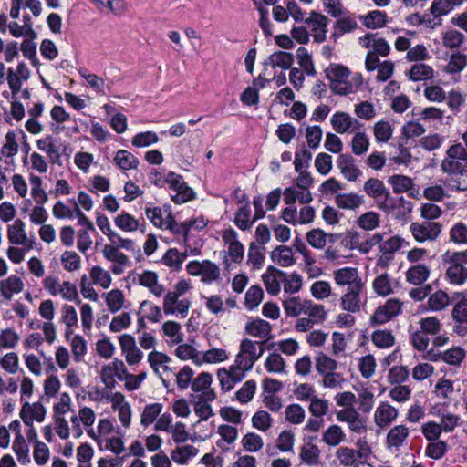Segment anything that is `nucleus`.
I'll return each mask as SVG.
<instances>
[{"instance_id":"nucleus-1","label":"nucleus","mask_w":467,"mask_h":467,"mask_svg":"<svg viewBox=\"0 0 467 467\" xmlns=\"http://www.w3.org/2000/svg\"><path fill=\"white\" fill-rule=\"evenodd\" d=\"M366 194L372 198L379 209L399 217L405 211L410 212V202L403 197H394L385 186L384 182L377 178H370L363 186Z\"/></svg>"},{"instance_id":"nucleus-2","label":"nucleus","mask_w":467,"mask_h":467,"mask_svg":"<svg viewBox=\"0 0 467 467\" xmlns=\"http://www.w3.org/2000/svg\"><path fill=\"white\" fill-rule=\"evenodd\" d=\"M441 169L444 173L458 176L451 181V189L467 191V150L461 143H455L447 150Z\"/></svg>"},{"instance_id":"nucleus-3","label":"nucleus","mask_w":467,"mask_h":467,"mask_svg":"<svg viewBox=\"0 0 467 467\" xmlns=\"http://www.w3.org/2000/svg\"><path fill=\"white\" fill-rule=\"evenodd\" d=\"M121 249L127 251H135V243L132 239L124 238L120 235L116 237L115 243H109L103 245L101 253L105 260L110 262V271L116 275H120L125 269L130 265L131 262L127 254L121 252Z\"/></svg>"},{"instance_id":"nucleus-4","label":"nucleus","mask_w":467,"mask_h":467,"mask_svg":"<svg viewBox=\"0 0 467 467\" xmlns=\"http://www.w3.org/2000/svg\"><path fill=\"white\" fill-rule=\"evenodd\" d=\"M326 76L330 81L331 90L337 95L353 93L362 85L360 75H355L350 79V70L339 64H331L326 69Z\"/></svg>"},{"instance_id":"nucleus-5","label":"nucleus","mask_w":467,"mask_h":467,"mask_svg":"<svg viewBox=\"0 0 467 467\" xmlns=\"http://www.w3.org/2000/svg\"><path fill=\"white\" fill-rule=\"evenodd\" d=\"M441 262L445 267L446 280L454 285H462L467 281V250L446 251L441 255Z\"/></svg>"},{"instance_id":"nucleus-6","label":"nucleus","mask_w":467,"mask_h":467,"mask_svg":"<svg viewBox=\"0 0 467 467\" xmlns=\"http://www.w3.org/2000/svg\"><path fill=\"white\" fill-rule=\"evenodd\" d=\"M264 352L265 348L262 343L250 338H244L240 342L234 364L247 373L253 368L254 365L262 357Z\"/></svg>"},{"instance_id":"nucleus-7","label":"nucleus","mask_w":467,"mask_h":467,"mask_svg":"<svg viewBox=\"0 0 467 467\" xmlns=\"http://www.w3.org/2000/svg\"><path fill=\"white\" fill-rule=\"evenodd\" d=\"M43 288L52 296H60L63 300L81 303L77 286L70 281H61L57 275H48L42 281Z\"/></svg>"},{"instance_id":"nucleus-8","label":"nucleus","mask_w":467,"mask_h":467,"mask_svg":"<svg viewBox=\"0 0 467 467\" xmlns=\"http://www.w3.org/2000/svg\"><path fill=\"white\" fill-rule=\"evenodd\" d=\"M188 275L201 278L206 285L217 283L222 280L221 269L217 264L210 260H192L186 265Z\"/></svg>"},{"instance_id":"nucleus-9","label":"nucleus","mask_w":467,"mask_h":467,"mask_svg":"<svg viewBox=\"0 0 467 467\" xmlns=\"http://www.w3.org/2000/svg\"><path fill=\"white\" fill-rule=\"evenodd\" d=\"M410 232L418 243H432L436 242L441 236L442 224L439 222H415L410 223Z\"/></svg>"},{"instance_id":"nucleus-10","label":"nucleus","mask_w":467,"mask_h":467,"mask_svg":"<svg viewBox=\"0 0 467 467\" xmlns=\"http://www.w3.org/2000/svg\"><path fill=\"white\" fill-rule=\"evenodd\" d=\"M162 297V310L165 316L185 318L190 311L192 302L188 298H181L171 291H165Z\"/></svg>"},{"instance_id":"nucleus-11","label":"nucleus","mask_w":467,"mask_h":467,"mask_svg":"<svg viewBox=\"0 0 467 467\" xmlns=\"http://www.w3.org/2000/svg\"><path fill=\"white\" fill-rule=\"evenodd\" d=\"M163 182L171 191L175 192L171 194L175 203H185L194 198L192 189L186 184L182 175L169 172Z\"/></svg>"},{"instance_id":"nucleus-12","label":"nucleus","mask_w":467,"mask_h":467,"mask_svg":"<svg viewBox=\"0 0 467 467\" xmlns=\"http://www.w3.org/2000/svg\"><path fill=\"white\" fill-rule=\"evenodd\" d=\"M402 307L403 303L400 299L389 298L376 308L369 322L372 326L384 325L401 314Z\"/></svg>"},{"instance_id":"nucleus-13","label":"nucleus","mask_w":467,"mask_h":467,"mask_svg":"<svg viewBox=\"0 0 467 467\" xmlns=\"http://www.w3.org/2000/svg\"><path fill=\"white\" fill-rule=\"evenodd\" d=\"M332 275L335 284L341 288L352 289L366 285L357 267L344 266L334 270Z\"/></svg>"},{"instance_id":"nucleus-14","label":"nucleus","mask_w":467,"mask_h":467,"mask_svg":"<svg viewBox=\"0 0 467 467\" xmlns=\"http://www.w3.org/2000/svg\"><path fill=\"white\" fill-rule=\"evenodd\" d=\"M124 373H126L125 363L119 358H114L101 368L99 377L106 389L111 390L117 385L116 379L122 381Z\"/></svg>"},{"instance_id":"nucleus-15","label":"nucleus","mask_w":467,"mask_h":467,"mask_svg":"<svg viewBox=\"0 0 467 467\" xmlns=\"http://www.w3.org/2000/svg\"><path fill=\"white\" fill-rule=\"evenodd\" d=\"M338 421L347 423L350 431L357 434L367 432V420L357 410L356 408L342 409L336 413Z\"/></svg>"},{"instance_id":"nucleus-16","label":"nucleus","mask_w":467,"mask_h":467,"mask_svg":"<svg viewBox=\"0 0 467 467\" xmlns=\"http://www.w3.org/2000/svg\"><path fill=\"white\" fill-rule=\"evenodd\" d=\"M121 354L125 358V362L130 366L139 365L143 358V352L137 346L135 337L130 334H123L119 337Z\"/></svg>"},{"instance_id":"nucleus-17","label":"nucleus","mask_w":467,"mask_h":467,"mask_svg":"<svg viewBox=\"0 0 467 467\" xmlns=\"http://www.w3.org/2000/svg\"><path fill=\"white\" fill-rule=\"evenodd\" d=\"M366 285L352 289H346L339 298V305L343 311L358 313L364 305Z\"/></svg>"},{"instance_id":"nucleus-18","label":"nucleus","mask_w":467,"mask_h":467,"mask_svg":"<svg viewBox=\"0 0 467 467\" xmlns=\"http://www.w3.org/2000/svg\"><path fill=\"white\" fill-rule=\"evenodd\" d=\"M315 209L308 205L304 206L297 212L296 206H287L281 212V218L289 224H307L314 221Z\"/></svg>"},{"instance_id":"nucleus-19","label":"nucleus","mask_w":467,"mask_h":467,"mask_svg":"<svg viewBox=\"0 0 467 467\" xmlns=\"http://www.w3.org/2000/svg\"><path fill=\"white\" fill-rule=\"evenodd\" d=\"M7 240L10 244L28 246L34 248L36 241L27 235L26 232V224L21 219H16L6 228Z\"/></svg>"},{"instance_id":"nucleus-20","label":"nucleus","mask_w":467,"mask_h":467,"mask_svg":"<svg viewBox=\"0 0 467 467\" xmlns=\"http://www.w3.org/2000/svg\"><path fill=\"white\" fill-rule=\"evenodd\" d=\"M146 218L157 228L164 229L172 215L171 208L168 204L156 206L149 202L144 211Z\"/></svg>"},{"instance_id":"nucleus-21","label":"nucleus","mask_w":467,"mask_h":467,"mask_svg":"<svg viewBox=\"0 0 467 467\" xmlns=\"http://www.w3.org/2000/svg\"><path fill=\"white\" fill-rule=\"evenodd\" d=\"M136 280L156 298H161L166 291L165 285L160 282L159 275L154 271L143 270L137 274Z\"/></svg>"},{"instance_id":"nucleus-22","label":"nucleus","mask_w":467,"mask_h":467,"mask_svg":"<svg viewBox=\"0 0 467 467\" xmlns=\"http://www.w3.org/2000/svg\"><path fill=\"white\" fill-rule=\"evenodd\" d=\"M222 239L227 245V254L234 263H241L244 259V247L238 240L237 233L233 229H226L222 233Z\"/></svg>"},{"instance_id":"nucleus-23","label":"nucleus","mask_w":467,"mask_h":467,"mask_svg":"<svg viewBox=\"0 0 467 467\" xmlns=\"http://www.w3.org/2000/svg\"><path fill=\"white\" fill-rule=\"evenodd\" d=\"M331 125L337 133H353L360 129L362 124L348 113L336 111L331 117Z\"/></svg>"},{"instance_id":"nucleus-24","label":"nucleus","mask_w":467,"mask_h":467,"mask_svg":"<svg viewBox=\"0 0 467 467\" xmlns=\"http://www.w3.org/2000/svg\"><path fill=\"white\" fill-rule=\"evenodd\" d=\"M246 376V373L237 368L234 364L229 368H221L217 371V377L223 391H230L234 386L241 382Z\"/></svg>"},{"instance_id":"nucleus-25","label":"nucleus","mask_w":467,"mask_h":467,"mask_svg":"<svg viewBox=\"0 0 467 467\" xmlns=\"http://www.w3.org/2000/svg\"><path fill=\"white\" fill-rule=\"evenodd\" d=\"M327 23L328 18L317 12H311L310 16L305 19V24L310 29L314 40L317 43H322L326 40Z\"/></svg>"},{"instance_id":"nucleus-26","label":"nucleus","mask_w":467,"mask_h":467,"mask_svg":"<svg viewBox=\"0 0 467 467\" xmlns=\"http://www.w3.org/2000/svg\"><path fill=\"white\" fill-rule=\"evenodd\" d=\"M398 416L399 411L394 406L388 401H381L374 411L373 420L377 427L385 429L390 426L397 420Z\"/></svg>"},{"instance_id":"nucleus-27","label":"nucleus","mask_w":467,"mask_h":467,"mask_svg":"<svg viewBox=\"0 0 467 467\" xmlns=\"http://www.w3.org/2000/svg\"><path fill=\"white\" fill-rule=\"evenodd\" d=\"M410 430L407 426L400 424L392 427L386 436V447L390 451H400L407 444Z\"/></svg>"},{"instance_id":"nucleus-28","label":"nucleus","mask_w":467,"mask_h":467,"mask_svg":"<svg viewBox=\"0 0 467 467\" xmlns=\"http://www.w3.org/2000/svg\"><path fill=\"white\" fill-rule=\"evenodd\" d=\"M46 414L47 410L40 401L29 403L27 400L24 402L19 412L20 418L26 426L32 425L34 420L44 421Z\"/></svg>"},{"instance_id":"nucleus-29","label":"nucleus","mask_w":467,"mask_h":467,"mask_svg":"<svg viewBox=\"0 0 467 467\" xmlns=\"http://www.w3.org/2000/svg\"><path fill=\"white\" fill-rule=\"evenodd\" d=\"M403 242L404 240L399 236H391L383 241L379 234H375L367 240V244H369V246L379 245L380 254L394 256V254L402 247Z\"/></svg>"},{"instance_id":"nucleus-30","label":"nucleus","mask_w":467,"mask_h":467,"mask_svg":"<svg viewBox=\"0 0 467 467\" xmlns=\"http://www.w3.org/2000/svg\"><path fill=\"white\" fill-rule=\"evenodd\" d=\"M272 327L261 318H251L244 325V332L252 337L260 339L263 345L270 337Z\"/></svg>"},{"instance_id":"nucleus-31","label":"nucleus","mask_w":467,"mask_h":467,"mask_svg":"<svg viewBox=\"0 0 467 467\" xmlns=\"http://www.w3.org/2000/svg\"><path fill=\"white\" fill-rule=\"evenodd\" d=\"M19 136L23 140H26L27 136L21 129L9 130L5 136V142L1 147V154L6 158L15 157L19 150L18 138Z\"/></svg>"},{"instance_id":"nucleus-32","label":"nucleus","mask_w":467,"mask_h":467,"mask_svg":"<svg viewBox=\"0 0 467 467\" xmlns=\"http://www.w3.org/2000/svg\"><path fill=\"white\" fill-rule=\"evenodd\" d=\"M399 288V282L387 273L376 276L372 281V289L379 296L386 297L394 294Z\"/></svg>"},{"instance_id":"nucleus-33","label":"nucleus","mask_w":467,"mask_h":467,"mask_svg":"<svg viewBox=\"0 0 467 467\" xmlns=\"http://www.w3.org/2000/svg\"><path fill=\"white\" fill-rule=\"evenodd\" d=\"M285 278V272L275 266H268L262 275L264 285L268 294L276 296L281 290V284Z\"/></svg>"},{"instance_id":"nucleus-34","label":"nucleus","mask_w":467,"mask_h":467,"mask_svg":"<svg viewBox=\"0 0 467 467\" xmlns=\"http://www.w3.org/2000/svg\"><path fill=\"white\" fill-rule=\"evenodd\" d=\"M162 337L169 347H174L184 341L182 325L173 320H167L161 325Z\"/></svg>"},{"instance_id":"nucleus-35","label":"nucleus","mask_w":467,"mask_h":467,"mask_svg":"<svg viewBox=\"0 0 467 467\" xmlns=\"http://www.w3.org/2000/svg\"><path fill=\"white\" fill-rule=\"evenodd\" d=\"M24 286V282L19 275H11L0 280V296L3 299L10 301L15 295L23 291Z\"/></svg>"},{"instance_id":"nucleus-36","label":"nucleus","mask_w":467,"mask_h":467,"mask_svg":"<svg viewBox=\"0 0 467 467\" xmlns=\"http://www.w3.org/2000/svg\"><path fill=\"white\" fill-rule=\"evenodd\" d=\"M113 433L119 434V428L116 427L111 420L102 418L99 420L96 429L88 431V436L97 444Z\"/></svg>"},{"instance_id":"nucleus-37","label":"nucleus","mask_w":467,"mask_h":467,"mask_svg":"<svg viewBox=\"0 0 467 467\" xmlns=\"http://www.w3.org/2000/svg\"><path fill=\"white\" fill-rule=\"evenodd\" d=\"M337 165L343 177L349 182H355L362 174L350 155L340 154L337 160Z\"/></svg>"},{"instance_id":"nucleus-38","label":"nucleus","mask_w":467,"mask_h":467,"mask_svg":"<svg viewBox=\"0 0 467 467\" xmlns=\"http://www.w3.org/2000/svg\"><path fill=\"white\" fill-rule=\"evenodd\" d=\"M284 202L287 206H295L298 202L301 204H309L313 201L310 191H305L303 188L290 186L284 190Z\"/></svg>"},{"instance_id":"nucleus-39","label":"nucleus","mask_w":467,"mask_h":467,"mask_svg":"<svg viewBox=\"0 0 467 467\" xmlns=\"http://www.w3.org/2000/svg\"><path fill=\"white\" fill-rule=\"evenodd\" d=\"M102 297L107 309L112 314L126 308V296L124 292L119 288H113L109 292L103 293Z\"/></svg>"},{"instance_id":"nucleus-40","label":"nucleus","mask_w":467,"mask_h":467,"mask_svg":"<svg viewBox=\"0 0 467 467\" xmlns=\"http://www.w3.org/2000/svg\"><path fill=\"white\" fill-rule=\"evenodd\" d=\"M114 224L119 230L125 233H133L144 226V222L140 223L139 219L126 211H121L113 218Z\"/></svg>"},{"instance_id":"nucleus-41","label":"nucleus","mask_w":467,"mask_h":467,"mask_svg":"<svg viewBox=\"0 0 467 467\" xmlns=\"http://www.w3.org/2000/svg\"><path fill=\"white\" fill-rule=\"evenodd\" d=\"M359 44L365 48H372L371 52L382 57L389 55L390 47L388 42L381 37L368 34L359 38Z\"/></svg>"},{"instance_id":"nucleus-42","label":"nucleus","mask_w":467,"mask_h":467,"mask_svg":"<svg viewBox=\"0 0 467 467\" xmlns=\"http://www.w3.org/2000/svg\"><path fill=\"white\" fill-rule=\"evenodd\" d=\"M307 243L315 249H324L327 244H333L337 239V235L327 234L321 229H312L306 235Z\"/></svg>"},{"instance_id":"nucleus-43","label":"nucleus","mask_w":467,"mask_h":467,"mask_svg":"<svg viewBox=\"0 0 467 467\" xmlns=\"http://www.w3.org/2000/svg\"><path fill=\"white\" fill-rule=\"evenodd\" d=\"M97 446L102 451H109L115 455H119L125 451L124 433L119 430V434L109 435L103 441L97 443Z\"/></svg>"},{"instance_id":"nucleus-44","label":"nucleus","mask_w":467,"mask_h":467,"mask_svg":"<svg viewBox=\"0 0 467 467\" xmlns=\"http://www.w3.org/2000/svg\"><path fill=\"white\" fill-rule=\"evenodd\" d=\"M271 260L282 267H289L296 264L293 250L287 245L276 246L271 252Z\"/></svg>"},{"instance_id":"nucleus-45","label":"nucleus","mask_w":467,"mask_h":467,"mask_svg":"<svg viewBox=\"0 0 467 467\" xmlns=\"http://www.w3.org/2000/svg\"><path fill=\"white\" fill-rule=\"evenodd\" d=\"M193 343L194 340H192L191 342L183 341L182 343L177 344V347L174 350V355L180 360H192L195 365L199 366L201 351L197 350Z\"/></svg>"},{"instance_id":"nucleus-46","label":"nucleus","mask_w":467,"mask_h":467,"mask_svg":"<svg viewBox=\"0 0 467 467\" xmlns=\"http://www.w3.org/2000/svg\"><path fill=\"white\" fill-rule=\"evenodd\" d=\"M299 459L308 466H317L320 463V450L312 441L304 443L300 447Z\"/></svg>"},{"instance_id":"nucleus-47","label":"nucleus","mask_w":467,"mask_h":467,"mask_svg":"<svg viewBox=\"0 0 467 467\" xmlns=\"http://www.w3.org/2000/svg\"><path fill=\"white\" fill-rule=\"evenodd\" d=\"M59 321L65 326V335L67 337L78 326V313L76 308L68 304H63L60 308Z\"/></svg>"},{"instance_id":"nucleus-48","label":"nucleus","mask_w":467,"mask_h":467,"mask_svg":"<svg viewBox=\"0 0 467 467\" xmlns=\"http://www.w3.org/2000/svg\"><path fill=\"white\" fill-rule=\"evenodd\" d=\"M430 267L424 264L414 265L406 271V281L410 284L420 285L430 276Z\"/></svg>"},{"instance_id":"nucleus-49","label":"nucleus","mask_w":467,"mask_h":467,"mask_svg":"<svg viewBox=\"0 0 467 467\" xmlns=\"http://www.w3.org/2000/svg\"><path fill=\"white\" fill-rule=\"evenodd\" d=\"M229 352L225 348H212L206 351H201L199 366L203 364L222 363L228 360Z\"/></svg>"},{"instance_id":"nucleus-50","label":"nucleus","mask_w":467,"mask_h":467,"mask_svg":"<svg viewBox=\"0 0 467 467\" xmlns=\"http://www.w3.org/2000/svg\"><path fill=\"white\" fill-rule=\"evenodd\" d=\"M336 457L339 464L344 467H358L360 464H363V461L358 458L356 450L347 446L338 448L336 451Z\"/></svg>"},{"instance_id":"nucleus-51","label":"nucleus","mask_w":467,"mask_h":467,"mask_svg":"<svg viewBox=\"0 0 467 467\" xmlns=\"http://www.w3.org/2000/svg\"><path fill=\"white\" fill-rule=\"evenodd\" d=\"M410 343L419 351L427 349L430 344L429 336L418 326L410 324L408 328Z\"/></svg>"},{"instance_id":"nucleus-52","label":"nucleus","mask_w":467,"mask_h":467,"mask_svg":"<svg viewBox=\"0 0 467 467\" xmlns=\"http://www.w3.org/2000/svg\"><path fill=\"white\" fill-rule=\"evenodd\" d=\"M372 130L375 141L382 144L392 139L394 128L389 120L381 119L374 124Z\"/></svg>"},{"instance_id":"nucleus-53","label":"nucleus","mask_w":467,"mask_h":467,"mask_svg":"<svg viewBox=\"0 0 467 467\" xmlns=\"http://www.w3.org/2000/svg\"><path fill=\"white\" fill-rule=\"evenodd\" d=\"M115 165L121 171L137 169L140 163L139 159L126 150H119L113 160Z\"/></svg>"},{"instance_id":"nucleus-54","label":"nucleus","mask_w":467,"mask_h":467,"mask_svg":"<svg viewBox=\"0 0 467 467\" xmlns=\"http://www.w3.org/2000/svg\"><path fill=\"white\" fill-rule=\"evenodd\" d=\"M234 223L242 231L251 229L255 220L252 217L251 208L248 203L244 204L236 210Z\"/></svg>"},{"instance_id":"nucleus-55","label":"nucleus","mask_w":467,"mask_h":467,"mask_svg":"<svg viewBox=\"0 0 467 467\" xmlns=\"http://www.w3.org/2000/svg\"><path fill=\"white\" fill-rule=\"evenodd\" d=\"M335 202L338 208L347 210H356L364 202V197L357 193H341L337 194Z\"/></svg>"},{"instance_id":"nucleus-56","label":"nucleus","mask_w":467,"mask_h":467,"mask_svg":"<svg viewBox=\"0 0 467 467\" xmlns=\"http://www.w3.org/2000/svg\"><path fill=\"white\" fill-rule=\"evenodd\" d=\"M186 257V252L181 253L175 248H171L163 254L161 263L173 271H180Z\"/></svg>"},{"instance_id":"nucleus-57","label":"nucleus","mask_w":467,"mask_h":467,"mask_svg":"<svg viewBox=\"0 0 467 467\" xmlns=\"http://www.w3.org/2000/svg\"><path fill=\"white\" fill-rule=\"evenodd\" d=\"M163 410V404L155 402L147 404L140 414V425L147 428L152 423L156 422L158 417Z\"/></svg>"},{"instance_id":"nucleus-58","label":"nucleus","mask_w":467,"mask_h":467,"mask_svg":"<svg viewBox=\"0 0 467 467\" xmlns=\"http://www.w3.org/2000/svg\"><path fill=\"white\" fill-rule=\"evenodd\" d=\"M89 277L92 284L103 289L109 288L112 283L110 272L99 265H94L90 268Z\"/></svg>"},{"instance_id":"nucleus-59","label":"nucleus","mask_w":467,"mask_h":467,"mask_svg":"<svg viewBox=\"0 0 467 467\" xmlns=\"http://www.w3.org/2000/svg\"><path fill=\"white\" fill-rule=\"evenodd\" d=\"M199 450L193 445L178 446L171 452V459L178 464H186L189 460L194 458Z\"/></svg>"},{"instance_id":"nucleus-60","label":"nucleus","mask_w":467,"mask_h":467,"mask_svg":"<svg viewBox=\"0 0 467 467\" xmlns=\"http://www.w3.org/2000/svg\"><path fill=\"white\" fill-rule=\"evenodd\" d=\"M36 143L37 149L45 152L51 161L56 162L60 158V153L55 144V139L52 135H47L38 139Z\"/></svg>"},{"instance_id":"nucleus-61","label":"nucleus","mask_w":467,"mask_h":467,"mask_svg":"<svg viewBox=\"0 0 467 467\" xmlns=\"http://www.w3.org/2000/svg\"><path fill=\"white\" fill-rule=\"evenodd\" d=\"M346 440V434L339 425H330L322 434V441L328 446L336 447Z\"/></svg>"},{"instance_id":"nucleus-62","label":"nucleus","mask_w":467,"mask_h":467,"mask_svg":"<svg viewBox=\"0 0 467 467\" xmlns=\"http://www.w3.org/2000/svg\"><path fill=\"white\" fill-rule=\"evenodd\" d=\"M139 310L144 313V317L151 323H158L163 317L162 306H159L150 300H143L139 306Z\"/></svg>"},{"instance_id":"nucleus-63","label":"nucleus","mask_w":467,"mask_h":467,"mask_svg":"<svg viewBox=\"0 0 467 467\" xmlns=\"http://www.w3.org/2000/svg\"><path fill=\"white\" fill-rule=\"evenodd\" d=\"M315 367L317 372L321 376L336 371L338 368V362L325 353L319 352L315 358Z\"/></svg>"},{"instance_id":"nucleus-64","label":"nucleus","mask_w":467,"mask_h":467,"mask_svg":"<svg viewBox=\"0 0 467 467\" xmlns=\"http://www.w3.org/2000/svg\"><path fill=\"white\" fill-rule=\"evenodd\" d=\"M371 341L379 348H389L395 345L396 339L392 331L377 329L371 334Z\"/></svg>"}]
</instances>
